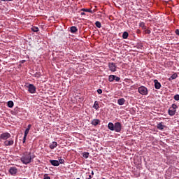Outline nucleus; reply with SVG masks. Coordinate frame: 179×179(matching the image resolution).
I'll list each match as a JSON object with an SVG mask.
<instances>
[{
  "label": "nucleus",
  "instance_id": "f257e3e1",
  "mask_svg": "<svg viewBox=\"0 0 179 179\" xmlns=\"http://www.w3.org/2000/svg\"><path fill=\"white\" fill-rule=\"evenodd\" d=\"M36 157V155H31V152H24L20 158V161L23 164H30L33 162V159Z\"/></svg>",
  "mask_w": 179,
  "mask_h": 179
},
{
  "label": "nucleus",
  "instance_id": "f03ea898",
  "mask_svg": "<svg viewBox=\"0 0 179 179\" xmlns=\"http://www.w3.org/2000/svg\"><path fill=\"white\" fill-rule=\"evenodd\" d=\"M177 108H178V106L177 105H176V103H173L171 107H170L169 110H168V114L171 117H173V116L176 115Z\"/></svg>",
  "mask_w": 179,
  "mask_h": 179
},
{
  "label": "nucleus",
  "instance_id": "7ed1b4c3",
  "mask_svg": "<svg viewBox=\"0 0 179 179\" xmlns=\"http://www.w3.org/2000/svg\"><path fill=\"white\" fill-rule=\"evenodd\" d=\"M27 88L29 93H31V94H34V93H36V91L37 90V88L33 84H29L28 85H27Z\"/></svg>",
  "mask_w": 179,
  "mask_h": 179
},
{
  "label": "nucleus",
  "instance_id": "20e7f679",
  "mask_svg": "<svg viewBox=\"0 0 179 179\" xmlns=\"http://www.w3.org/2000/svg\"><path fill=\"white\" fill-rule=\"evenodd\" d=\"M138 90V93H140V94H142L143 96L148 95V88H146V87H145V86L139 87Z\"/></svg>",
  "mask_w": 179,
  "mask_h": 179
},
{
  "label": "nucleus",
  "instance_id": "39448f33",
  "mask_svg": "<svg viewBox=\"0 0 179 179\" xmlns=\"http://www.w3.org/2000/svg\"><path fill=\"white\" fill-rule=\"evenodd\" d=\"M121 129H122V125L120 122H117L115 123L114 131L116 132H121Z\"/></svg>",
  "mask_w": 179,
  "mask_h": 179
},
{
  "label": "nucleus",
  "instance_id": "423d86ee",
  "mask_svg": "<svg viewBox=\"0 0 179 179\" xmlns=\"http://www.w3.org/2000/svg\"><path fill=\"white\" fill-rule=\"evenodd\" d=\"M108 68L111 72H115L117 71V64H115V63L109 62Z\"/></svg>",
  "mask_w": 179,
  "mask_h": 179
},
{
  "label": "nucleus",
  "instance_id": "0eeeda50",
  "mask_svg": "<svg viewBox=\"0 0 179 179\" xmlns=\"http://www.w3.org/2000/svg\"><path fill=\"white\" fill-rule=\"evenodd\" d=\"M10 138V134L6 132L3 133L0 135V139H2L3 141H6V139H9Z\"/></svg>",
  "mask_w": 179,
  "mask_h": 179
},
{
  "label": "nucleus",
  "instance_id": "6e6552de",
  "mask_svg": "<svg viewBox=\"0 0 179 179\" xmlns=\"http://www.w3.org/2000/svg\"><path fill=\"white\" fill-rule=\"evenodd\" d=\"M9 173L11 176H16L17 174V169L15 166L10 168Z\"/></svg>",
  "mask_w": 179,
  "mask_h": 179
},
{
  "label": "nucleus",
  "instance_id": "1a4fd4ad",
  "mask_svg": "<svg viewBox=\"0 0 179 179\" xmlns=\"http://www.w3.org/2000/svg\"><path fill=\"white\" fill-rule=\"evenodd\" d=\"M29 132H30V130L26 129L25 131H24V134L22 143H26V139L27 138V135H29Z\"/></svg>",
  "mask_w": 179,
  "mask_h": 179
},
{
  "label": "nucleus",
  "instance_id": "9d476101",
  "mask_svg": "<svg viewBox=\"0 0 179 179\" xmlns=\"http://www.w3.org/2000/svg\"><path fill=\"white\" fill-rule=\"evenodd\" d=\"M154 83H155V89H160V87H162V84H160V83L159 82V80H154Z\"/></svg>",
  "mask_w": 179,
  "mask_h": 179
},
{
  "label": "nucleus",
  "instance_id": "9b49d317",
  "mask_svg": "<svg viewBox=\"0 0 179 179\" xmlns=\"http://www.w3.org/2000/svg\"><path fill=\"white\" fill-rule=\"evenodd\" d=\"M92 125H94V127H97V125H99L100 124V120L99 119H94L92 122Z\"/></svg>",
  "mask_w": 179,
  "mask_h": 179
},
{
  "label": "nucleus",
  "instance_id": "f8f14e48",
  "mask_svg": "<svg viewBox=\"0 0 179 179\" xmlns=\"http://www.w3.org/2000/svg\"><path fill=\"white\" fill-rule=\"evenodd\" d=\"M157 129H159V131H163V129H164V128H166V126H164L162 122H161L157 124Z\"/></svg>",
  "mask_w": 179,
  "mask_h": 179
},
{
  "label": "nucleus",
  "instance_id": "ddd939ff",
  "mask_svg": "<svg viewBox=\"0 0 179 179\" xmlns=\"http://www.w3.org/2000/svg\"><path fill=\"white\" fill-rule=\"evenodd\" d=\"M15 142L13 140L5 141H4V146H12Z\"/></svg>",
  "mask_w": 179,
  "mask_h": 179
},
{
  "label": "nucleus",
  "instance_id": "4468645a",
  "mask_svg": "<svg viewBox=\"0 0 179 179\" xmlns=\"http://www.w3.org/2000/svg\"><path fill=\"white\" fill-rule=\"evenodd\" d=\"M50 163L52 164V166H59V162L58 160H50Z\"/></svg>",
  "mask_w": 179,
  "mask_h": 179
},
{
  "label": "nucleus",
  "instance_id": "2eb2a0df",
  "mask_svg": "<svg viewBox=\"0 0 179 179\" xmlns=\"http://www.w3.org/2000/svg\"><path fill=\"white\" fill-rule=\"evenodd\" d=\"M58 146V143L53 141L50 144V149H55Z\"/></svg>",
  "mask_w": 179,
  "mask_h": 179
},
{
  "label": "nucleus",
  "instance_id": "dca6fc26",
  "mask_svg": "<svg viewBox=\"0 0 179 179\" xmlns=\"http://www.w3.org/2000/svg\"><path fill=\"white\" fill-rule=\"evenodd\" d=\"M117 104H119V106H124V104H125V99L122 98L118 99Z\"/></svg>",
  "mask_w": 179,
  "mask_h": 179
},
{
  "label": "nucleus",
  "instance_id": "f3484780",
  "mask_svg": "<svg viewBox=\"0 0 179 179\" xmlns=\"http://www.w3.org/2000/svg\"><path fill=\"white\" fill-rule=\"evenodd\" d=\"M115 124L113 122H109L108 124V128L110 131H114Z\"/></svg>",
  "mask_w": 179,
  "mask_h": 179
},
{
  "label": "nucleus",
  "instance_id": "a211bd4d",
  "mask_svg": "<svg viewBox=\"0 0 179 179\" xmlns=\"http://www.w3.org/2000/svg\"><path fill=\"white\" fill-rule=\"evenodd\" d=\"M71 33H73V34L78 31V27L73 26L70 28Z\"/></svg>",
  "mask_w": 179,
  "mask_h": 179
},
{
  "label": "nucleus",
  "instance_id": "6ab92c4d",
  "mask_svg": "<svg viewBox=\"0 0 179 179\" xmlns=\"http://www.w3.org/2000/svg\"><path fill=\"white\" fill-rule=\"evenodd\" d=\"M129 36V34H128L127 31H124V32H123V34H122V38L124 40H127V38H128Z\"/></svg>",
  "mask_w": 179,
  "mask_h": 179
},
{
  "label": "nucleus",
  "instance_id": "aec40b11",
  "mask_svg": "<svg viewBox=\"0 0 179 179\" xmlns=\"http://www.w3.org/2000/svg\"><path fill=\"white\" fill-rule=\"evenodd\" d=\"M115 79V75H110L108 77L109 82H114Z\"/></svg>",
  "mask_w": 179,
  "mask_h": 179
},
{
  "label": "nucleus",
  "instance_id": "412c9836",
  "mask_svg": "<svg viewBox=\"0 0 179 179\" xmlns=\"http://www.w3.org/2000/svg\"><path fill=\"white\" fill-rule=\"evenodd\" d=\"M92 107H93V108H95V110H99V102H97V101H95Z\"/></svg>",
  "mask_w": 179,
  "mask_h": 179
},
{
  "label": "nucleus",
  "instance_id": "4be33fe9",
  "mask_svg": "<svg viewBox=\"0 0 179 179\" xmlns=\"http://www.w3.org/2000/svg\"><path fill=\"white\" fill-rule=\"evenodd\" d=\"M7 106L8 107H9V108H12L14 106V103L12 101H9L8 103H7Z\"/></svg>",
  "mask_w": 179,
  "mask_h": 179
},
{
  "label": "nucleus",
  "instance_id": "5701e85b",
  "mask_svg": "<svg viewBox=\"0 0 179 179\" xmlns=\"http://www.w3.org/2000/svg\"><path fill=\"white\" fill-rule=\"evenodd\" d=\"M95 26H96L98 27V29H101V22H100L99 21H96L95 22Z\"/></svg>",
  "mask_w": 179,
  "mask_h": 179
},
{
  "label": "nucleus",
  "instance_id": "b1692460",
  "mask_svg": "<svg viewBox=\"0 0 179 179\" xmlns=\"http://www.w3.org/2000/svg\"><path fill=\"white\" fill-rule=\"evenodd\" d=\"M81 10H83V12H89V13H92V9L89 8H83L81 9Z\"/></svg>",
  "mask_w": 179,
  "mask_h": 179
},
{
  "label": "nucleus",
  "instance_id": "393cba45",
  "mask_svg": "<svg viewBox=\"0 0 179 179\" xmlns=\"http://www.w3.org/2000/svg\"><path fill=\"white\" fill-rule=\"evenodd\" d=\"M32 31H34V33H37L38 31V27H34L31 28Z\"/></svg>",
  "mask_w": 179,
  "mask_h": 179
},
{
  "label": "nucleus",
  "instance_id": "a878e982",
  "mask_svg": "<svg viewBox=\"0 0 179 179\" xmlns=\"http://www.w3.org/2000/svg\"><path fill=\"white\" fill-rule=\"evenodd\" d=\"M83 157H85V159H87L89 157V152H84Z\"/></svg>",
  "mask_w": 179,
  "mask_h": 179
},
{
  "label": "nucleus",
  "instance_id": "bb28decb",
  "mask_svg": "<svg viewBox=\"0 0 179 179\" xmlns=\"http://www.w3.org/2000/svg\"><path fill=\"white\" fill-rule=\"evenodd\" d=\"M177 74L174 73L171 76V79L174 80V79H177Z\"/></svg>",
  "mask_w": 179,
  "mask_h": 179
},
{
  "label": "nucleus",
  "instance_id": "cd10ccee",
  "mask_svg": "<svg viewBox=\"0 0 179 179\" xmlns=\"http://www.w3.org/2000/svg\"><path fill=\"white\" fill-rule=\"evenodd\" d=\"M174 100L179 101V94H176L173 96Z\"/></svg>",
  "mask_w": 179,
  "mask_h": 179
},
{
  "label": "nucleus",
  "instance_id": "c85d7f7f",
  "mask_svg": "<svg viewBox=\"0 0 179 179\" xmlns=\"http://www.w3.org/2000/svg\"><path fill=\"white\" fill-rule=\"evenodd\" d=\"M120 80H121V78H120V77H117V76H115V82H120Z\"/></svg>",
  "mask_w": 179,
  "mask_h": 179
},
{
  "label": "nucleus",
  "instance_id": "c756f323",
  "mask_svg": "<svg viewBox=\"0 0 179 179\" xmlns=\"http://www.w3.org/2000/svg\"><path fill=\"white\" fill-rule=\"evenodd\" d=\"M59 163L60 164H64L65 163V160H64V159H60L59 160Z\"/></svg>",
  "mask_w": 179,
  "mask_h": 179
},
{
  "label": "nucleus",
  "instance_id": "7c9ffc66",
  "mask_svg": "<svg viewBox=\"0 0 179 179\" xmlns=\"http://www.w3.org/2000/svg\"><path fill=\"white\" fill-rule=\"evenodd\" d=\"M97 93H98L99 94H101V93H103V90H102L101 89H98V90H97Z\"/></svg>",
  "mask_w": 179,
  "mask_h": 179
},
{
  "label": "nucleus",
  "instance_id": "2f4dec72",
  "mask_svg": "<svg viewBox=\"0 0 179 179\" xmlns=\"http://www.w3.org/2000/svg\"><path fill=\"white\" fill-rule=\"evenodd\" d=\"M140 27H143V28L145 27V22H141L140 23Z\"/></svg>",
  "mask_w": 179,
  "mask_h": 179
},
{
  "label": "nucleus",
  "instance_id": "473e14b6",
  "mask_svg": "<svg viewBox=\"0 0 179 179\" xmlns=\"http://www.w3.org/2000/svg\"><path fill=\"white\" fill-rule=\"evenodd\" d=\"M86 178L87 179H92V176L91 175H89V176H87V173H86Z\"/></svg>",
  "mask_w": 179,
  "mask_h": 179
},
{
  "label": "nucleus",
  "instance_id": "72a5a7b5",
  "mask_svg": "<svg viewBox=\"0 0 179 179\" xmlns=\"http://www.w3.org/2000/svg\"><path fill=\"white\" fill-rule=\"evenodd\" d=\"M175 33L177 36H179V29H176Z\"/></svg>",
  "mask_w": 179,
  "mask_h": 179
},
{
  "label": "nucleus",
  "instance_id": "f704fd0d",
  "mask_svg": "<svg viewBox=\"0 0 179 179\" xmlns=\"http://www.w3.org/2000/svg\"><path fill=\"white\" fill-rule=\"evenodd\" d=\"M35 76H36V78H40V76H41L40 73H36L35 74Z\"/></svg>",
  "mask_w": 179,
  "mask_h": 179
},
{
  "label": "nucleus",
  "instance_id": "c9c22d12",
  "mask_svg": "<svg viewBox=\"0 0 179 179\" xmlns=\"http://www.w3.org/2000/svg\"><path fill=\"white\" fill-rule=\"evenodd\" d=\"M31 124H29V125L27 126V129H28V130L30 131V129H31Z\"/></svg>",
  "mask_w": 179,
  "mask_h": 179
},
{
  "label": "nucleus",
  "instance_id": "e433bc0d",
  "mask_svg": "<svg viewBox=\"0 0 179 179\" xmlns=\"http://www.w3.org/2000/svg\"><path fill=\"white\" fill-rule=\"evenodd\" d=\"M43 179H51V178L50 176H46Z\"/></svg>",
  "mask_w": 179,
  "mask_h": 179
},
{
  "label": "nucleus",
  "instance_id": "4c0bfd02",
  "mask_svg": "<svg viewBox=\"0 0 179 179\" xmlns=\"http://www.w3.org/2000/svg\"><path fill=\"white\" fill-rule=\"evenodd\" d=\"M3 2H6V1H11L12 0H2Z\"/></svg>",
  "mask_w": 179,
  "mask_h": 179
},
{
  "label": "nucleus",
  "instance_id": "58836bf2",
  "mask_svg": "<svg viewBox=\"0 0 179 179\" xmlns=\"http://www.w3.org/2000/svg\"><path fill=\"white\" fill-rule=\"evenodd\" d=\"M148 34H150V30L147 31Z\"/></svg>",
  "mask_w": 179,
  "mask_h": 179
},
{
  "label": "nucleus",
  "instance_id": "ea45409f",
  "mask_svg": "<svg viewBox=\"0 0 179 179\" xmlns=\"http://www.w3.org/2000/svg\"><path fill=\"white\" fill-rule=\"evenodd\" d=\"M92 176L94 175V172L92 171Z\"/></svg>",
  "mask_w": 179,
  "mask_h": 179
},
{
  "label": "nucleus",
  "instance_id": "a19ab883",
  "mask_svg": "<svg viewBox=\"0 0 179 179\" xmlns=\"http://www.w3.org/2000/svg\"><path fill=\"white\" fill-rule=\"evenodd\" d=\"M81 15H85V13H81Z\"/></svg>",
  "mask_w": 179,
  "mask_h": 179
},
{
  "label": "nucleus",
  "instance_id": "79ce46f5",
  "mask_svg": "<svg viewBox=\"0 0 179 179\" xmlns=\"http://www.w3.org/2000/svg\"><path fill=\"white\" fill-rule=\"evenodd\" d=\"M83 179H85V178L83 176ZM85 179H87V178Z\"/></svg>",
  "mask_w": 179,
  "mask_h": 179
},
{
  "label": "nucleus",
  "instance_id": "37998d69",
  "mask_svg": "<svg viewBox=\"0 0 179 179\" xmlns=\"http://www.w3.org/2000/svg\"><path fill=\"white\" fill-rule=\"evenodd\" d=\"M76 179H80V178H76Z\"/></svg>",
  "mask_w": 179,
  "mask_h": 179
},
{
  "label": "nucleus",
  "instance_id": "c03bdc74",
  "mask_svg": "<svg viewBox=\"0 0 179 179\" xmlns=\"http://www.w3.org/2000/svg\"><path fill=\"white\" fill-rule=\"evenodd\" d=\"M102 179H106V178H102Z\"/></svg>",
  "mask_w": 179,
  "mask_h": 179
},
{
  "label": "nucleus",
  "instance_id": "a18cd8bd",
  "mask_svg": "<svg viewBox=\"0 0 179 179\" xmlns=\"http://www.w3.org/2000/svg\"><path fill=\"white\" fill-rule=\"evenodd\" d=\"M11 1H13V0H11Z\"/></svg>",
  "mask_w": 179,
  "mask_h": 179
}]
</instances>
